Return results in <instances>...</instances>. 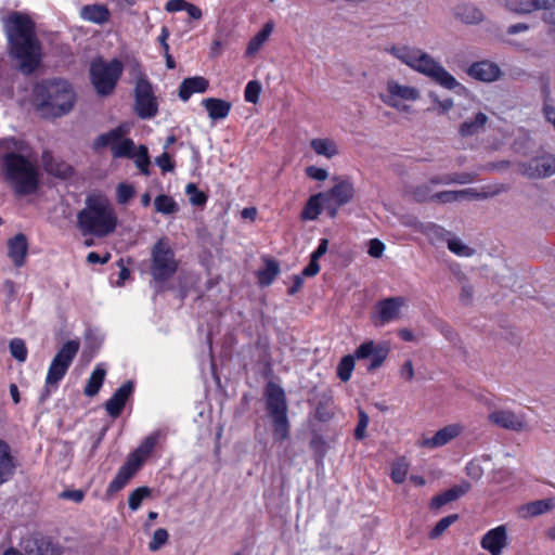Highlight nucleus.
Returning a JSON list of instances; mask_svg holds the SVG:
<instances>
[{
  "mask_svg": "<svg viewBox=\"0 0 555 555\" xmlns=\"http://www.w3.org/2000/svg\"><path fill=\"white\" fill-rule=\"evenodd\" d=\"M4 31L10 56L17 62L18 70L26 76L34 74L42 62L35 22L27 14L14 11L4 18Z\"/></svg>",
  "mask_w": 555,
  "mask_h": 555,
  "instance_id": "nucleus-1",
  "label": "nucleus"
},
{
  "mask_svg": "<svg viewBox=\"0 0 555 555\" xmlns=\"http://www.w3.org/2000/svg\"><path fill=\"white\" fill-rule=\"evenodd\" d=\"M117 224L115 208L102 194L88 195L85 207L77 214V228L85 236L105 237L116 230Z\"/></svg>",
  "mask_w": 555,
  "mask_h": 555,
  "instance_id": "nucleus-2",
  "label": "nucleus"
},
{
  "mask_svg": "<svg viewBox=\"0 0 555 555\" xmlns=\"http://www.w3.org/2000/svg\"><path fill=\"white\" fill-rule=\"evenodd\" d=\"M34 99L41 112L61 117L72 111L76 94L70 83L61 78L43 79L33 89Z\"/></svg>",
  "mask_w": 555,
  "mask_h": 555,
  "instance_id": "nucleus-3",
  "label": "nucleus"
},
{
  "mask_svg": "<svg viewBox=\"0 0 555 555\" xmlns=\"http://www.w3.org/2000/svg\"><path fill=\"white\" fill-rule=\"evenodd\" d=\"M2 167L5 181L16 195L25 196L37 192L40 184L38 168L27 157L20 153H4Z\"/></svg>",
  "mask_w": 555,
  "mask_h": 555,
  "instance_id": "nucleus-4",
  "label": "nucleus"
},
{
  "mask_svg": "<svg viewBox=\"0 0 555 555\" xmlns=\"http://www.w3.org/2000/svg\"><path fill=\"white\" fill-rule=\"evenodd\" d=\"M263 395L266 412L271 421L273 440L283 442L289 438L291 430L286 393L280 385L269 382Z\"/></svg>",
  "mask_w": 555,
  "mask_h": 555,
  "instance_id": "nucleus-5",
  "label": "nucleus"
},
{
  "mask_svg": "<svg viewBox=\"0 0 555 555\" xmlns=\"http://www.w3.org/2000/svg\"><path fill=\"white\" fill-rule=\"evenodd\" d=\"M80 349L78 339L65 341L53 357L47 372L44 386L40 395V401H46L53 391H56L61 380L67 374L74 359Z\"/></svg>",
  "mask_w": 555,
  "mask_h": 555,
  "instance_id": "nucleus-6",
  "label": "nucleus"
},
{
  "mask_svg": "<svg viewBox=\"0 0 555 555\" xmlns=\"http://www.w3.org/2000/svg\"><path fill=\"white\" fill-rule=\"evenodd\" d=\"M388 356V348L382 344L376 345L373 340L361 344L353 354L344 356L336 369V374L341 382H348L354 370L356 359L371 358L369 371H374L383 365Z\"/></svg>",
  "mask_w": 555,
  "mask_h": 555,
  "instance_id": "nucleus-7",
  "label": "nucleus"
},
{
  "mask_svg": "<svg viewBox=\"0 0 555 555\" xmlns=\"http://www.w3.org/2000/svg\"><path fill=\"white\" fill-rule=\"evenodd\" d=\"M124 72V65L120 60L113 59L106 62L98 56L90 63L89 78L95 90L101 96L111 95Z\"/></svg>",
  "mask_w": 555,
  "mask_h": 555,
  "instance_id": "nucleus-8",
  "label": "nucleus"
},
{
  "mask_svg": "<svg viewBox=\"0 0 555 555\" xmlns=\"http://www.w3.org/2000/svg\"><path fill=\"white\" fill-rule=\"evenodd\" d=\"M179 261L167 238H159L151 249L150 272L154 281L165 283L178 271Z\"/></svg>",
  "mask_w": 555,
  "mask_h": 555,
  "instance_id": "nucleus-9",
  "label": "nucleus"
},
{
  "mask_svg": "<svg viewBox=\"0 0 555 555\" xmlns=\"http://www.w3.org/2000/svg\"><path fill=\"white\" fill-rule=\"evenodd\" d=\"M129 132V127L125 124L100 134L94 141L95 149L111 146L112 154L115 158L126 157L133 158L135 156V145L132 139L124 138Z\"/></svg>",
  "mask_w": 555,
  "mask_h": 555,
  "instance_id": "nucleus-10",
  "label": "nucleus"
},
{
  "mask_svg": "<svg viewBox=\"0 0 555 555\" xmlns=\"http://www.w3.org/2000/svg\"><path fill=\"white\" fill-rule=\"evenodd\" d=\"M418 73L426 75L446 89L456 92L465 91V88L440 63L426 53L418 52Z\"/></svg>",
  "mask_w": 555,
  "mask_h": 555,
  "instance_id": "nucleus-11",
  "label": "nucleus"
},
{
  "mask_svg": "<svg viewBox=\"0 0 555 555\" xmlns=\"http://www.w3.org/2000/svg\"><path fill=\"white\" fill-rule=\"evenodd\" d=\"M26 555H63L60 541L42 531H34L24 537L20 543Z\"/></svg>",
  "mask_w": 555,
  "mask_h": 555,
  "instance_id": "nucleus-12",
  "label": "nucleus"
},
{
  "mask_svg": "<svg viewBox=\"0 0 555 555\" xmlns=\"http://www.w3.org/2000/svg\"><path fill=\"white\" fill-rule=\"evenodd\" d=\"M134 111L142 119H151L158 114V103L151 82L145 78L138 79L134 87Z\"/></svg>",
  "mask_w": 555,
  "mask_h": 555,
  "instance_id": "nucleus-13",
  "label": "nucleus"
},
{
  "mask_svg": "<svg viewBox=\"0 0 555 555\" xmlns=\"http://www.w3.org/2000/svg\"><path fill=\"white\" fill-rule=\"evenodd\" d=\"M406 305L402 296L388 297L378 300L371 314V321L375 326H384L400 318L401 309Z\"/></svg>",
  "mask_w": 555,
  "mask_h": 555,
  "instance_id": "nucleus-14",
  "label": "nucleus"
},
{
  "mask_svg": "<svg viewBox=\"0 0 555 555\" xmlns=\"http://www.w3.org/2000/svg\"><path fill=\"white\" fill-rule=\"evenodd\" d=\"M379 98L386 105L399 111H405L408 108L406 102L416 99V89L400 85L396 80H388L386 92L380 93Z\"/></svg>",
  "mask_w": 555,
  "mask_h": 555,
  "instance_id": "nucleus-15",
  "label": "nucleus"
},
{
  "mask_svg": "<svg viewBox=\"0 0 555 555\" xmlns=\"http://www.w3.org/2000/svg\"><path fill=\"white\" fill-rule=\"evenodd\" d=\"M505 7L511 12L518 14L542 9L544 11L543 20L546 23L555 24V0H505Z\"/></svg>",
  "mask_w": 555,
  "mask_h": 555,
  "instance_id": "nucleus-16",
  "label": "nucleus"
},
{
  "mask_svg": "<svg viewBox=\"0 0 555 555\" xmlns=\"http://www.w3.org/2000/svg\"><path fill=\"white\" fill-rule=\"evenodd\" d=\"M521 172L531 179H542L555 173V156L543 154L521 164Z\"/></svg>",
  "mask_w": 555,
  "mask_h": 555,
  "instance_id": "nucleus-17",
  "label": "nucleus"
},
{
  "mask_svg": "<svg viewBox=\"0 0 555 555\" xmlns=\"http://www.w3.org/2000/svg\"><path fill=\"white\" fill-rule=\"evenodd\" d=\"M333 180L335 181L334 185L330 190L322 192L325 194L326 201L330 199L338 204V206L349 204L356 195V189L351 178L334 177Z\"/></svg>",
  "mask_w": 555,
  "mask_h": 555,
  "instance_id": "nucleus-18",
  "label": "nucleus"
},
{
  "mask_svg": "<svg viewBox=\"0 0 555 555\" xmlns=\"http://www.w3.org/2000/svg\"><path fill=\"white\" fill-rule=\"evenodd\" d=\"M507 545L508 535L505 525H500L488 530L480 540V546L489 552L490 555H502Z\"/></svg>",
  "mask_w": 555,
  "mask_h": 555,
  "instance_id": "nucleus-19",
  "label": "nucleus"
},
{
  "mask_svg": "<svg viewBox=\"0 0 555 555\" xmlns=\"http://www.w3.org/2000/svg\"><path fill=\"white\" fill-rule=\"evenodd\" d=\"M488 420L498 427L507 430L521 431L526 427L525 415L511 410H493L489 413Z\"/></svg>",
  "mask_w": 555,
  "mask_h": 555,
  "instance_id": "nucleus-20",
  "label": "nucleus"
},
{
  "mask_svg": "<svg viewBox=\"0 0 555 555\" xmlns=\"http://www.w3.org/2000/svg\"><path fill=\"white\" fill-rule=\"evenodd\" d=\"M462 430L463 426L460 424H451L444 426L443 428L436 431L431 437L423 435L422 438L418 439V448L435 449L443 447L456 438L462 433Z\"/></svg>",
  "mask_w": 555,
  "mask_h": 555,
  "instance_id": "nucleus-21",
  "label": "nucleus"
},
{
  "mask_svg": "<svg viewBox=\"0 0 555 555\" xmlns=\"http://www.w3.org/2000/svg\"><path fill=\"white\" fill-rule=\"evenodd\" d=\"M134 391V383L132 380L125 382L118 387L113 396L105 402V410L112 418L121 415L125 405Z\"/></svg>",
  "mask_w": 555,
  "mask_h": 555,
  "instance_id": "nucleus-22",
  "label": "nucleus"
},
{
  "mask_svg": "<svg viewBox=\"0 0 555 555\" xmlns=\"http://www.w3.org/2000/svg\"><path fill=\"white\" fill-rule=\"evenodd\" d=\"M140 468L141 467L139 461L131 462L129 459H127L125 464L118 469L114 479L108 483L106 488V495L113 496L117 492L121 491L135 476Z\"/></svg>",
  "mask_w": 555,
  "mask_h": 555,
  "instance_id": "nucleus-23",
  "label": "nucleus"
},
{
  "mask_svg": "<svg viewBox=\"0 0 555 555\" xmlns=\"http://www.w3.org/2000/svg\"><path fill=\"white\" fill-rule=\"evenodd\" d=\"M41 162L44 171L55 178L66 180L74 175V168L63 159L55 158L51 151H43Z\"/></svg>",
  "mask_w": 555,
  "mask_h": 555,
  "instance_id": "nucleus-24",
  "label": "nucleus"
},
{
  "mask_svg": "<svg viewBox=\"0 0 555 555\" xmlns=\"http://www.w3.org/2000/svg\"><path fill=\"white\" fill-rule=\"evenodd\" d=\"M28 253V241L25 234L17 233L8 241V256L16 268L25 263Z\"/></svg>",
  "mask_w": 555,
  "mask_h": 555,
  "instance_id": "nucleus-25",
  "label": "nucleus"
},
{
  "mask_svg": "<svg viewBox=\"0 0 555 555\" xmlns=\"http://www.w3.org/2000/svg\"><path fill=\"white\" fill-rule=\"evenodd\" d=\"M16 466V460L11 453L9 443L0 439V486L13 478Z\"/></svg>",
  "mask_w": 555,
  "mask_h": 555,
  "instance_id": "nucleus-26",
  "label": "nucleus"
},
{
  "mask_svg": "<svg viewBox=\"0 0 555 555\" xmlns=\"http://www.w3.org/2000/svg\"><path fill=\"white\" fill-rule=\"evenodd\" d=\"M208 88L209 81L205 77H188L181 81L178 90V95L180 100L186 102L194 93H204L208 90Z\"/></svg>",
  "mask_w": 555,
  "mask_h": 555,
  "instance_id": "nucleus-27",
  "label": "nucleus"
},
{
  "mask_svg": "<svg viewBox=\"0 0 555 555\" xmlns=\"http://www.w3.org/2000/svg\"><path fill=\"white\" fill-rule=\"evenodd\" d=\"M470 490V483L468 481H462L459 485L451 487L450 489L437 494L430 501L431 509H439L443 505L451 503L462 495L466 494Z\"/></svg>",
  "mask_w": 555,
  "mask_h": 555,
  "instance_id": "nucleus-28",
  "label": "nucleus"
},
{
  "mask_svg": "<svg viewBox=\"0 0 555 555\" xmlns=\"http://www.w3.org/2000/svg\"><path fill=\"white\" fill-rule=\"evenodd\" d=\"M470 191H442L430 193L425 186L418 188V202H438L441 204H448L453 202L462 201Z\"/></svg>",
  "mask_w": 555,
  "mask_h": 555,
  "instance_id": "nucleus-29",
  "label": "nucleus"
},
{
  "mask_svg": "<svg viewBox=\"0 0 555 555\" xmlns=\"http://www.w3.org/2000/svg\"><path fill=\"white\" fill-rule=\"evenodd\" d=\"M467 73L470 77L486 82L494 81L501 75L499 66L488 61H481L472 64Z\"/></svg>",
  "mask_w": 555,
  "mask_h": 555,
  "instance_id": "nucleus-30",
  "label": "nucleus"
},
{
  "mask_svg": "<svg viewBox=\"0 0 555 555\" xmlns=\"http://www.w3.org/2000/svg\"><path fill=\"white\" fill-rule=\"evenodd\" d=\"M555 507L553 499H543L522 504L518 507V516L522 519L538 517Z\"/></svg>",
  "mask_w": 555,
  "mask_h": 555,
  "instance_id": "nucleus-31",
  "label": "nucleus"
},
{
  "mask_svg": "<svg viewBox=\"0 0 555 555\" xmlns=\"http://www.w3.org/2000/svg\"><path fill=\"white\" fill-rule=\"evenodd\" d=\"M202 105L212 120L227 118L232 108L231 102L218 98H206L202 101Z\"/></svg>",
  "mask_w": 555,
  "mask_h": 555,
  "instance_id": "nucleus-32",
  "label": "nucleus"
},
{
  "mask_svg": "<svg viewBox=\"0 0 555 555\" xmlns=\"http://www.w3.org/2000/svg\"><path fill=\"white\" fill-rule=\"evenodd\" d=\"M80 17L87 22L102 25L109 21L111 12L105 4H87L80 10Z\"/></svg>",
  "mask_w": 555,
  "mask_h": 555,
  "instance_id": "nucleus-33",
  "label": "nucleus"
},
{
  "mask_svg": "<svg viewBox=\"0 0 555 555\" xmlns=\"http://www.w3.org/2000/svg\"><path fill=\"white\" fill-rule=\"evenodd\" d=\"M324 201H326V198H325V194H323L322 192L311 195L307 199V202L300 212V220L301 221L317 220L323 211Z\"/></svg>",
  "mask_w": 555,
  "mask_h": 555,
  "instance_id": "nucleus-34",
  "label": "nucleus"
},
{
  "mask_svg": "<svg viewBox=\"0 0 555 555\" xmlns=\"http://www.w3.org/2000/svg\"><path fill=\"white\" fill-rule=\"evenodd\" d=\"M334 398L331 390L321 392L318 396L314 417L321 423H326L334 416Z\"/></svg>",
  "mask_w": 555,
  "mask_h": 555,
  "instance_id": "nucleus-35",
  "label": "nucleus"
},
{
  "mask_svg": "<svg viewBox=\"0 0 555 555\" xmlns=\"http://www.w3.org/2000/svg\"><path fill=\"white\" fill-rule=\"evenodd\" d=\"M488 121V116L485 113H477L473 118L465 119L459 128V133L462 137H472L480 133Z\"/></svg>",
  "mask_w": 555,
  "mask_h": 555,
  "instance_id": "nucleus-36",
  "label": "nucleus"
},
{
  "mask_svg": "<svg viewBox=\"0 0 555 555\" xmlns=\"http://www.w3.org/2000/svg\"><path fill=\"white\" fill-rule=\"evenodd\" d=\"M158 442V435H150L147 436L140 446L129 454L127 459H129L131 462L139 461L140 467L143 465L144 461L152 454L154 451L156 444Z\"/></svg>",
  "mask_w": 555,
  "mask_h": 555,
  "instance_id": "nucleus-37",
  "label": "nucleus"
},
{
  "mask_svg": "<svg viewBox=\"0 0 555 555\" xmlns=\"http://www.w3.org/2000/svg\"><path fill=\"white\" fill-rule=\"evenodd\" d=\"M273 23H266L262 28L249 40L245 55L253 56L255 55L263 46V43L269 39L270 35L273 31Z\"/></svg>",
  "mask_w": 555,
  "mask_h": 555,
  "instance_id": "nucleus-38",
  "label": "nucleus"
},
{
  "mask_svg": "<svg viewBox=\"0 0 555 555\" xmlns=\"http://www.w3.org/2000/svg\"><path fill=\"white\" fill-rule=\"evenodd\" d=\"M264 268L257 273L258 282L262 286L270 285L280 273V266L275 259L264 258Z\"/></svg>",
  "mask_w": 555,
  "mask_h": 555,
  "instance_id": "nucleus-39",
  "label": "nucleus"
},
{
  "mask_svg": "<svg viewBox=\"0 0 555 555\" xmlns=\"http://www.w3.org/2000/svg\"><path fill=\"white\" fill-rule=\"evenodd\" d=\"M310 146L315 154L331 159L338 154L336 143L332 139L315 138L310 141Z\"/></svg>",
  "mask_w": 555,
  "mask_h": 555,
  "instance_id": "nucleus-40",
  "label": "nucleus"
},
{
  "mask_svg": "<svg viewBox=\"0 0 555 555\" xmlns=\"http://www.w3.org/2000/svg\"><path fill=\"white\" fill-rule=\"evenodd\" d=\"M106 375V371L98 365L91 373L83 389L87 397H94L99 393Z\"/></svg>",
  "mask_w": 555,
  "mask_h": 555,
  "instance_id": "nucleus-41",
  "label": "nucleus"
},
{
  "mask_svg": "<svg viewBox=\"0 0 555 555\" xmlns=\"http://www.w3.org/2000/svg\"><path fill=\"white\" fill-rule=\"evenodd\" d=\"M418 231L425 234L434 244L447 243L451 232L435 223L418 225Z\"/></svg>",
  "mask_w": 555,
  "mask_h": 555,
  "instance_id": "nucleus-42",
  "label": "nucleus"
},
{
  "mask_svg": "<svg viewBox=\"0 0 555 555\" xmlns=\"http://www.w3.org/2000/svg\"><path fill=\"white\" fill-rule=\"evenodd\" d=\"M155 210L163 215H173L179 211L178 203L170 195L159 194L154 199Z\"/></svg>",
  "mask_w": 555,
  "mask_h": 555,
  "instance_id": "nucleus-43",
  "label": "nucleus"
},
{
  "mask_svg": "<svg viewBox=\"0 0 555 555\" xmlns=\"http://www.w3.org/2000/svg\"><path fill=\"white\" fill-rule=\"evenodd\" d=\"M389 52L411 68L416 69V53L412 49L405 46H393L390 48Z\"/></svg>",
  "mask_w": 555,
  "mask_h": 555,
  "instance_id": "nucleus-44",
  "label": "nucleus"
},
{
  "mask_svg": "<svg viewBox=\"0 0 555 555\" xmlns=\"http://www.w3.org/2000/svg\"><path fill=\"white\" fill-rule=\"evenodd\" d=\"M409 470V463L405 457H399L391 464L390 478L395 483H402Z\"/></svg>",
  "mask_w": 555,
  "mask_h": 555,
  "instance_id": "nucleus-45",
  "label": "nucleus"
},
{
  "mask_svg": "<svg viewBox=\"0 0 555 555\" xmlns=\"http://www.w3.org/2000/svg\"><path fill=\"white\" fill-rule=\"evenodd\" d=\"M457 15L467 24L478 23L482 20V12L473 4L460 7Z\"/></svg>",
  "mask_w": 555,
  "mask_h": 555,
  "instance_id": "nucleus-46",
  "label": "nucleus"
},
{
  "mask_svg": "<svg viewBox=\"0 0 555 555\" xmlns=\"http://www.w3.org/2000/svg\"><path fill=\"white\" fill-rule=\"evenodd\" d=\"M9 349L11 356L18 362L23 363L27 360L28 349L24 339L17 337L11 339Z\"/></svg>",
  "mask_w": 555,
  "mask_h": 555,
  "instance_id": "nucleus-47",
  "label": "nucleus"
},
{
  "mask_svg": "<svg viewBox=\"0 0 555 555\" xmlns=\"http://www.w3.org/2000/svg\"><path fill=\"white\" fill-rule=\"evenodd\" d=\"M134 163L137 168L141 171L142 175L149 176L150 172V155L149 150L145 145H140L138 151L135 152Z\"/></svg>",
  "mask_w": 555,
  "mask_h": 555,
  "instance_id": "nucleus-48",
  "label": "nucleus"
},
{
  "mask_svg": "<svg viewBox=\"0 0 555 555\" xmlns=\"http://www.w3.org/2000/svg\"><path fill=\"white\" fill-rule=\"evenodd\" d=\"M448 248L453 254L460 257H470L474 254V249L468 245L464 244L460 238L453 236L452 234L447 241Z\"/></svg>",
  "mask_w": 555,
  "mask_h": 555,
  "instance_id": "nucleus-49",
  "label": "nucleus"
},
{
  "mask_svg": "<svg viewBox=\"0 0 555 555\" xmlns=\"http://www.w3.org/2000/svg\"><path fill=\"white\" fill-rule=\"evenodd\" d=\"M151 495V489L146 486L134 489L128 498V505L131 511H137L142 501Z\"/></svg>",
  "mask_w": 555,
  "mask_h": 555,
  "instance_id": "nucleus-50",
  "label": "nucleus"
},
{
  "mask_svg": "<svg viewBox=\"0 0 555 555\" xmlns=\"http://www.w3.org/2000/svg\"><path fill=\"white\" fill-rule=\"evenodd\" d=\"M27 144L25 141L16 139L15 137L3 138L0 140V150L5 153H22L26 151Z\"/></svg>",
  "mask_w": 555,
  "mask_h": 555,
  "instance_id": "nucleus-51",
  "label": "nucleus"
},
{
  "mask_svg": "<svg viewBox=\"0 0 555 555\" xmlns=\"http://www.w3.org/2000/svg\"><path fill=\"white\" fill-rule=\"evenodd\" d=\"M457 518L459 515L456 514H452L441 518L429 532V538L438 539L439 537H441L446 532V530L457 520Z\"/></svg>",
  "mask_w": 555,
  "mask_h": 555,
  "instance_id": "nucleus-52",
  "label": "nucleus"
},
{
  "mask_svg": "<svg viewBox=\"0 0 555 555\" xmlns=\"http://www.w3.org/2000/svg\"><path fill=\"white\" fill-rule=\"evenodd\" d=\"M185 192L190 195V202L192 205L204 206L207 203L208 196L205 192L198 190L196 184L189 183L185 188Z\"/></svg>",
  "mask_w": 555,
  "mask_h": 555,
  "instance_id": "nucleus-53",
  "label": "nucleus"
},
{
  "mask_svg": "<svg viewBox=\"0 0 555 555\" xmlns=\"http://www.w3.org/2000/svg\"><path fill=\"white\" fill-rule=\"evenodd\" d=\"M261 85L257 80L247 82L244 91V99L248 103L256 104L259 101Z\"/></svg>",
  "mask_w": 555,
  "mask_h": 555,
  "instance_id": "nucleus-54",
  "label": "nucleus"
},
{
  "mask_svg": "<svg viewBox=\"0 0 555 555\" xmlns=\"http://www.w3.org/2000/svg\"><path fill=\"white\" fill-rule=\"evenodd\" d=\"M168 531L164 528H158L154 531L153 538L149 543L150 551L159 550L168 541Z\"/></svg>",
  "mask_w": 555,
  "mask_h": 555,
  "instance_id": "nucleus-55",
  "label": "nucleus"
},
{
  "mask_svg": "<svg viewBox=\"0 0 555 555\" xmlns=\"http://www.w3.org/2000/svg\"><path fill=\"white\" fill-rule=\"evenodd\" d=\"M369 425V416L363 410H359V420L354 429V438L362 440L365 437V430Z\"/></svg>",
  "mask_w": 555,
  "mask_h": 555,
  "instance_id": "nucleus-56",
  "label": "nucleus"
},
{
  "mask_svg": "<svg viewBox=\"0 0 555 555\" xmlns=\"http://www.w3.org/2000/svg\"><path fill=\"white\" fill-rule=\"evenodd\" d=\"M134 195V188L128 183H119L117 186V201L126 204Z\"/></svg>",
  "mask_w": 555,
  "mask_h": 555,
  "instance_id": "nucleus-57",
  "label": "nucleus"
},
{
  "mask_svg": "<svg viewBox=\"0 0 555 555\" xmlns=\"http://www.w3.org/2000/svg\"><path fill=\"white\" fill-rule=\"evenodd\" d=\"M155 163L164 172H170L175 169V163L168 152H164L156 157Z\"/></svg>",
  "mask_w": 555,
  "mask_h": 555,
  "instance_id": "nucleus-58",
  "label": "nucleus"
},
{
  "mask_svg": "<svg viewBox=\"0 0 555 555\" xmlns=\"http://www.w3.org/2000/svg\"><path fill=\"white\" fill-rule=\"evenodd\" d=\"M474 180V177L470 175V173H461V175H455L453 177H451L450 179H442V178H439V179H435L433 180V182L435 183H460V184H466V183H470L473 182Z\"/></svg>",
  "mask_w": 555,
  "mask_h": 555,
  "instance_id": "nucleus-59",
  "label": "nucleus"
},
{
  "mask_svg": "<svg viewBox=\"0 0 555 555\" xmlns=\"http://www.w3.org/2000/svg\"><path fill=\"white\" fill-rule=\"evenodd\" d=\"M473 299H474V288L473 286L463 281L462 282V288H461V294H460V301L462 305L464 306H468L473 302Z\"/></svg>",
  "mask_w": 555,
  "mask_h": 555,
  "instance_id": "nucleus-60",
  "label": "nucleus"
},
{
  "mask_svg": "<svg viewBox=\"0 0 555 555\" xmlns=\"http://www.w3.org/2000/svg\"><path fill=\"white\" fill-rule=\"evenodd\" d=\"M306 175L310 179L317 180V181H324L328 177V172L324 168H320L317 166H308L306 168Z\"/></svg>",
  "mask_w": 555,
  "mask_h": 555,
  "instance_id": "nucleus-61",
  "label": "nucleus"
},
{
  "mask_svg": "<svg viewBox=\"0 0 555 555\" xmlns=\"http://www.w3.org/2000/svg\"><path fill=\"white\" fill-rule=\"evenodd\" d=\"M385 250V244L378 238H372L369 242L367 253L371 257L379 258Z\"/></svg>",
  "mask_w": 555,
  "mask_h": 555,
  "instance_id": "nucleus-62",
  "label": "nucleus"
},
{
  "mask_svg": "<svg viewBox=\"0 0 555 555\" xmlns=\"http://www.w3.org/2000/svg\"><path fill=\"white\" fill-rule=\"evenodd\" d=\"M429 95L433 99L434 103L436 104L434 109H437L439 114L447 113L453 106V102L451 99H444L440 101L438 100L436 94L430 93Z\"/></svg>",
  "mask_w": 555,
  "mask_h": 555,
  "instance_id": "nucleus-63",
  "label": "nucleus"
},
{
  "mask_svg": "<svg viewBox=\"0 0 555 555\" xmlns=\"http://www.w3.org/2000/svg\"><path fill=\"white\" fill-rule=\"evenodd\" d=\"M543 112L546 119L553 124L555 128V106L552 104V100L546 98L544 101Z\"/></svg>",
  "mask_w": 555,
  "mask_h": 555,
  "instance_id": "nucleus-64",
  "label": "nucleus"
}]
</instances>
